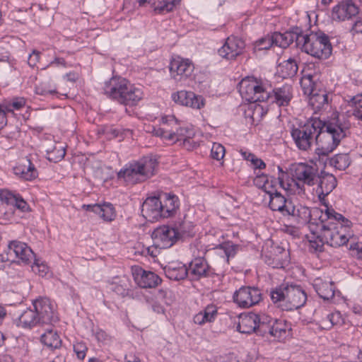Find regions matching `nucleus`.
<instances>
[{"instance_id": "obj_1", "label": "nucleus", "mask_w": 362, "mask_h": 362, "mask_svg": "<svg viewBox=\"0 0 362 362\" xmlns=\"http://www.w3.org/2000/svg\"><path fill=\"white\" fill-rule=\"evenodd\" d=\"M321 127L318 128L315 144V153L320 157L326 156L332 152L347 136L350 123L338 116L330 121L321 120Z\"/></svg>"}, {"instance_id": "obj_2", "label": "nucleus", "mask_w": 362, "mask_h": 362, "mask_svg": "<svg viewBox=\"0 0 362 362\" xmlns=\"http://www.w3.org/2000/svg\"><path fill=\"white\" fill-rule=\"evenodd\" d=\"M103 93L109 98L125 106H134L143 98V90L121 76H112L105 81Z\"/></svg>"}, {"instance_id": "obj_3", "label": "nucleus", "mask_w": 362, "mask_h": 362, "mask_svg": "<svg viewBox=\"0 0 362 362\" xmlns=\"http://www.w3.org/2000/svg\"><path fill=\"white\" fill-rule=\"evenodd\" d=\"M158 165L157 159L153 156H144L138 160L126 164L117 175V179L123 180L127 185H134L145 182L156 174Z\"/></svg>"}, {"instance_id": "obj_4", "label": "nucleus", "mask_w": 362, "mask_h": 362, "mask_svg": "<svg viewBox=\"0 0 362 362\" xmlns=\"http://www.w3.org/2000/svg\"><path fill=\"white\" fill-rule=\"evenodd\" d=\"M325 218H332V221H329L328 229L324 235L323 245L327 244L338 247L346 244L352 236L351 221L328 207L325 209Z\"/></svg>"}, {"instance_id": "obj_5", "label": "nucleus", "mask_w": 362, "mask_h": 362, "mask_svg": "<svg viewBox=\"0 0 362 362\" xmlns=\"http://www.w3.org/2000/svg\"><path fill=\"white\" fill-rule=\"evenodd\" d=\"M272 302L283 310H298L307 300V293L301 286L285 283L270 292Z\"/></svg>"}, {"instance_id": "obj_6", "label": "nucleus", "mask_w": 362, "mask_h": 362, "mask_svg": "<svg viewBox=\"0 0 362 362\" xmlns=\"http://www.w3.org/2000/svg\"><path fill=\"white\" fill-rule=\"evenodd\" d=\"M300 40L302 42L301 50L315 58L327 59L332 54V46L329 37L321 30L304 35Z\"/></svg>"}, {"instance_id": "obj_7", "label": "nucleus", "mask_w": 362, "mask_h": 362, "mask_svg": "<svg viewBox=\"0 0 362 362\" xmlns=\"http://www.w3.org/2000/svg\"><path fill=\"white\" fill-rule=\"evenodd\" d=\"M321 125V119L312 117L303 124H300L297 127L293 125L291 136L300 151H308L315 144L317 132Z\"/></svg>"}, {"instance_id": "obj_8", "label": "nucleus", "mask_w": 362, "mask_h": 362, "mask_svg": "<svg viewBox=\"0 0 362 362\" xmlns=\"http://www.w3.org/2000/svg\"><path fill=\"white\" fill-rule=\"evenodd\" d=\"M310 220L309 221V229L311 235L308 236L310 245L315 251L323 250V240L325 232L328 229L329 221L332 218H325V212L320 208H313L309 211Z\"/></svg>"}, {"instance_id": "obj_9", "label": "nucleus", "mask_w": 362, "mask_h": 362, "mask_svg": "<svg viewBox=\"0 0 362 362\" xmlns=\"http://www.w3.org/2000/svg\"><path fill=\"white\" fill-rule=\"evenodd\" d=\"M227 260L223 257L214 261L213 265H209L206 260L203 257L195 258L189 264L191 274L197 278L208 277L214 275H219L223 272V268Z\"/></svg>"}, {"instance_id": "obj_10", "label": "nucleus", "mask_w": 362, "mask_h": 362, "mask_svg": "<svg viewBox=\"0 0 362 362\" xmlns=\"http://www.w3.org/2000/svg\"><path fill=\"white\" fill-rule=\"evenodd\" d=\"M238 91L243 98L250 103L264 102L268 97L267 90L262 83L253 78L243 79L238 86Z\"/></svg>"}, {"instance_id": "obj_11", "label": "nucleus", "mask_w": 362, "mask_h": 362, "mask_svg": "<svg viewBox=\"0 0 362 362\" xmlns=\"http://www.w3.org/2000/svg\"><path fill=\"white\" fill-rule=\"evenodd\" d=\"M40 325H52L59 321L54 305L49 298H40L33 302Z\"/></svg>"}, {"instance_id": "obj_12", "label": "nucleus", "mask_w": 362, "mask_h": 362, "mask_svg": "<svg viewBox=\"0 0 362 362\" xmlns=\"http://www.w3.org/2000/svg\"><path fill=\"white\" fill-rule=\"evenodd\" d=\"M182 232L177 228L163 226L157 228L152 233V238L157 247L168 248L181 238Z\"/></svg>"}, {"instance_id": "obj_13", "label": "nucleus", "mask_w": 362, "mask_h": 362, "mask_svg": "<svg viewBox=\"0 0 362 362\" xmlns=\"http://www.w3.org/2000/svg\"><path fill=\"white\" fill-rule=\"evenodd\" d=\"M162 123L171 126L170 132L168 134V140L173 142L182 141L183 145L189 143L194 135L192 129L188 127H178L177 120L173 115L163 117Z\"/></svg>"}, {"instance_id": "obj_14", "label": "nucleus", "mask_w": 362, "mask_h": 362, "mask_svg": "<svg viewBox=\"0 0 362 362\" xmlns=\"http://www.w3.org/2000/svg\"><path fill=\"white\" fill-rule=\"evenodd\" d=\"M233 300L238 306L248 308L260 302L262 293L257 287L242 286L235 292Z\"/></svg>"}, {"instance_id": "obj_15", "label": "nucleus", "mask_w": 362, "mask_h": 362, "mask_svg": "<svg viewBox=\"0 0 362 362\" xmlns=\"http://www.w3.org/2000/svg\"><path fill=\"white\" fill-rule=\"evenodd\" d=\"M169 69L171 78L181 82L192 76L194 66L189 59L177 57L170 61Z\"/></svg>"}, {"instance_id": "obj_16", "label": "nucleus", "mask_w": 362, "mask_h": 362, "mask_svg": "<svg viewBox=\"0 0 362 362\" xmlns=\"http://www.w3.org/2000/svg\"><path fill=\"white\" fill-rule=\"evenodd\" d=\"M291 171L293 178L302 182L303 184L308 186H313L316 184L318 174L317 168L304 163H299L293 165Z\"/></svg>"}, {"instance_id": "obj_17", "label": "nucleus", "mask_w": 362, "mask_h": 362, "mask_svg": "<svg viewBox=\"0 0 362 362\" xmlns=\"http://www.w3.org/2000/svg\"><path fill=\"white\" fill-rule=\"evenodd\" d=\"M8 250L5 262L11 261L10 257L13 255L25 264H30L35 258V254L31 248L25 243L18 240L11 241L8 245Z\"/></svg>"}, {"instance_id": "obj_18", "label": "nucleus", "mask_w": 362, "mask_h": 362, "mask_svg": "<svg viewBox=\"0 0 362 362\" xmlns=\"http://www.w3.org/2000/svg\"><path fill=\"white\" fill-rule=\"evenodd\" d=\"M245 47V42L237 37H228L224 45L218 49V54L226 59H235L243 52Z\"/></svg>"}, {"instance_id": "obj_19", "label": "nucleus", "mask_w": 362, "mask_h": 362, "mask_svg": "<svg viewBox=\"0 0 362 362\" xmlns=\"http://www.w3.org/2000/svg\"><path fill=\"white\" fill-rule=\"evenodd\" d=\"M293 88L291 85L284 84L281 87L275 88L272 92L267 90L268 97L264 102L275 103L279 107L288 106L293 98Z\"/></svg>"}, {"instance_id": "obj_20", "label": "nucleus", "mask_w": 362, "mask_h": 362, "mask_svg": "<svg viewBox=\"0 0 362 362\" xmlns=\"http://www.w3.org/2000/svg\"><path fill=\"white\" fill-rule=\"evenodd\" d=\"M358 13V8L352 0H343L333 7L331 17L334 21H344Z\"/></svg>"}, {"instance_id": "obj_21", "label": "nucleus", "mask_w": 362, "mask_h": 362, "mask_svg": "<svg viewBox=\"0 0 362 362\" xmlns=\"http://www.w3.org/2000/svg\"><path fill=\"white\" fill-rule=\"evenodd\" d=\"M141 213L146 220L151 222L163 218L162 204L158 196L148 197L141 206Z\"/></svg>"}, {"instance_id": "obj_22", "label": "nucleus", "mask_w": 362, "mask_h": 362, "mask_svg": "<svg viewBox=\"0 0 362 362\" xmlns=\"http://www.w3.org/2000/svg\"><path fill=\"white\" fill-rule=\"evenodd\" d=\"M172 98L176 103L192 108L200 109L204 105L203 98L192 91L180 90L173 93Z\"/></svg>"}, {"instance_id": "obj_23", "label": "nucleus", "mask_w": 362, "mask_h": 362, "mask_svg": "<svg viewBox=\"0 0 362 362\" xmlns=\"http://www.w3.org/2000/svg\"><path fill=\"white\" fill-rule=\"evenodd\" d=\"M162 204L163 218H168L175 214L180 206L178 197L171 193L161 192L158 194Z\"/></svg>"}, {"instance_id": "obj_24", "label": "nucleus", "mask_w": 362, "mask_h": 362, "mask_svg": "<svg viewBox=\"0 0 362 362\" xmlns=\"http://www.w3.org/2000/svg\"><path fill=\"white\" fill-rule=\"evenodd\" d=\"M269 206L272 211H278L283 215L284 213H293V204L291 200L286 199L280 192L269 196Z\"/></svg>"}, {"instance_id": "obj_25", "label": "nucleus", "mask_w": 362, "mask_h": 362, "mask_svg": "<svg viewBox=\"0 0 362 362\" xmlns=\"http://www.w3.org/2000/svg\"><path fill=\"white\" fill-rule=\"evenodd\" d=\"M82 208L86 211H92L98 214L100 218L105 221H111L115 217V210L112 204L107 203L100 204H83Z\"/></svg>"}, {"instance_id": "obj_26", "label": "nucleus", "mask_w": 362, "mask_h": 362, "mask_svg": "<svg viewBox=\"0 0 362 362\" xmlns=\"http://www.w3.org/2000/svg\"><path fill=\"white\" fill-rule=\"evenodd\" d=\"M316 183H317V189L322 191V194H329L337 187V178L330 173L322 170L318 173Z\"/></svg>"}, {"instance_id": "obj_27", "label": "nucleus", "mask_w": 362, "mask_h": 362, "mask_svg": "<svg viewBox=\"0 0 362 362\" xmlns=\"http://www.w3.org/2000/svg\"><path fill=\"white\" fill-rule=\"evenodd\" d=\"M140 6H144L148 4L153 8L157 13H165L172 11L177 3V0H136Z\"/></svg>"}, {"instance_id": "obj_28", "label": "nucleus", "mask_w": 362, "mask_h": 362, "mask_svg": "<svg viewBox=\"0 0 362 362\" xmlns=\"http://www.w3.org/2000/svg\"><path fill=\"white\" fill-rule=\"evenodd\" d=\"M258 315L254 313L249 315H241L239 317V322L237 325V330L243 334H250L256 333L257 320Z\"/></svg>"}, {"instance_id": "obj_29", "label": "nucleus", "mask_w": 362, "mask_h": 362, "mask_svg": "<svg viewBox=\"0 0 362 362\" xmlns=\"http://www.w3.org/2000/svg\"><path fill=\"white\" fill-rule=\"evenodd\" d=\"M16 325L23 328H32L40 325L35 309L28 308L18 317Z\"/></svg>"}, {"instance_id": "obj_30", "label": "nucleus", "mask_w": 362, "mask_h": 362, "mask_svg": "<svg viewBox=\"0 0 362 362\" xmlns=\"http://www.w3.org/2000/svg\"><path fill=\"white\" fill-rule=\"evenodd\" d=\"M45 333L41 335V342L51 349H59L62 346V340L57 332L52 328V325H48Z\"/></svg>"}, {"instance_id": "obj_31", "label": "nucleus", "mask_w": 362, "mask_h": 362, "mask_svg": "<svg viewBox=\"0 0 362 362\" xmlns=\"http://www.w3.org/2000/svg\"><path fill=\"white\" fill-rule=\"evenodd\" d=\"M163 271L167 278L174 281L185 279L188 274V269L185 265L175 267L173 264H168L163 268Z\"/></svg>"}, {"instance_id": "obj_32", "label": "nucleus", "mask_w": 362, "mask_h": 362, "mask_svg": "<svg viewBox=\"0 0 362 362\" xmlns=\"http://www.w3.org/2000/svg\"><path fill=\"white\" fill-rule=\"evenodd\" d=\"M161 282V279L152 272L142 271L141 276L137 279L138 285L144 288H155Z\"/></svg>"}, {"instance_id": "obj_33", "label": "nucleus", "mask_w": 362, "mask_h": 362, "mask_svg": "<svg viewBox=\"0 0 362 362\" xmlns=\"http://www.w3.org/2000/svg\"><path fill=\"white\" fill-rule=\"evenodd\" d=\"M25 162L28 165H20L14 168L15 173L20 175L21 177L26 180H32L37 176V170L30 160L26 159Z\"/></svg>"}, {"instance_id": "obj_34", "label": "nucleus", "mask_w": 362, "mask_h": 362, "mask_svg": "<svg viewBox=\"0 0 362 362\" xmlns=\"http://www.w3.org/2000/svg\"><path fill=\"white\" fill-rule=\"evenodd\" d=\"M318 76L316 74H305L300 79V86L303 88L304 94L310 95L314 94L316 90Z\"/></svg>"}, {"instance_id": "obj_35", "label": "nucleus", "mask_w": 362, "mask_h": 362, "mask_svg": "<svg viewBox=\"0 0 362 362\" xmlns=\"http://www.w3.org/2000/svg\"><path fill=\"white\" fill-rule=\"evenodd\" d=\"M314 287L318 296L325 300H329L334 296V285L332 282L316 283Z\"/></svg>"}, {"instance_id": "obj_36", "label": "nucleus", "mask_w": 362, "mask_h": 362, "mask_svg": "<svg viewBox=\"0 0 362 362\" xmlns=\"http://www.w3.org/2000/svg\"><path fill=\"white\" fill-rule=\"evenodd\" d=\"M303 30L300 28L293 27L284 33V44L286 45V47H287L290 44L296 41V46L300 47L302 42L300 39L303 38Z\"/></svg>"}, {"instance_id": "obj_37", "label": "nucleus", "mask_w": 362, "mask_h": 362, "mask_svg": "<svg viewBox=\"0 0 362 362\" xmlns=\"http://www.w3.org/2000/svg\"><path fill=\"white\" fill-rule=\"evenodd\" d=\"M281 72L282 74V77L286 78H292L298 72V65L296 62L293 59H288L286 61H284L280 65Z\"/></svg>"}, {"instance_id": "obj_38", "label": "nucleus", "mask_w": 362, "mask_h": 362, "mask_svg": "<svg viewBox=\"0 0 362 362\" xmlns=\"http://www.w3.org/2000/svg\"><path fill=\"white\" fill-rule=\"evenodd\" d=\"M329 164L339 170H344L350 165L351 159L347 153H339L330 159Z\"/></svg>"}, {"instance_id": "obj_39", "label": "nucleus", "mask_w": 362, "mask_h": 362, "mask_svg": "<svg viewBox=\"0 0 362 362\" xmlns=\"http://www.w3.org/2000/svg\"><path fill=\"white\" fill-rule=\"evenodd\" d=\"M287 325L286 322L276 320L273 322L272 328V337L280 341L286 337L287 332Z\"/></svg>"}, {"instance_id": "obj_40", "label": "nucleus", "mask_w": 362, "mask_h": 362, "mask_svg": "<svg viewBox=\"0 0 362 362\" xmlns=\"http://www.w3.org/2000/svg\"><path fill=\"white\" fill-rule=\"evenodd\" d=\"M310 95V104L313 106V109L320 110L325 105L328 103V96L324 92L322 93L315 92L314 94Z\"/></svg>"}, {"instance_id": "obj_41", "label": "nucleus", "mask_w": 362, "mask_h": 362, "mask_svg": "<svg viewBox=\"0 0 362 362\" xmlns=\"http://www.w3.org/2000/svg\"><path fill=\"white\" fill-rule=\"evenodd\" d=\"M274 252V259L278 261V263L274 265L273 267H283L284 264L288 262V251L282 247L278 246L275 248Z\"/></svg>"}, {"instance_id": "obj_42", "label": "nucleus", "mask_w": 362, "mask_h": 362, "mask_svg": "<svg viewBox=\"0 0 362 362\" xmlns=\"http://www.w3.org/2000/svg\"><path fill=\"white\" fill-rule=\"evenodd\" d=\"M66 155L64 147L59 146V148L56 147L52 151H47V158L54 163H57L62 160Z\"/></svg>"}, {"instance_id": "obj_43", "label": "nucleus", "mask_w": 362, "mask_h": 362, "mask_svg": "<svg viewBox=\"0 0 362 362\" xmlns=\"http://www.w3.org/2000/svg\"><path fill=\"white\" fill-rule=\"evenodd\" d=\"M203 315H205L207 322H214L218 315L217 308L214 304L208 305L204 310L201 311Z\"/></svg>"}, {"instance_id": "obj_44", "label": "nucleus", "mask_w": 362, "mask_h": 362, "mask_svg": "<svg viewBox=\"0 0 362 362\" xmlns=\"http://www.w3.org/2000/svg\"><path fill=\"white\" fill-rule=\"evenodd\" d=\"M274 45V41L271 35H268L266 37L259 39L255 42V49L258 50L268 49Z\"/></svg>"}, {"instance_id": "obj_45", "label": "nucleus", "mask_w": 362, "mask_h": 362, "mask_svg": "<svg viewBox=\"0 0 362 362\" xmlns=\"http://www.w3.org/2000/svg\"><path fill=\"white\" fill-rule=\"evenodd\" d=\"M225 148L220 144L214 143L211 150V156L212 158L221 160L225 156Z\"/></svg>"}, {"instance_id": "obj_46", "label": "nucleus", "mask_w": 362, "mask_h": 362, "mask_svg": "<svg viewBox=\"0 0 362 362\" xmlns=\"http://www.w3.org/2000/svg\"><path fill=\"white\" fill-rule=\"evenodd\" d=\"M33 265H32V269L34 272H37L39 275L44 276L48 272V267L44 263H40V260L34 258L33 259Z\"/></svg>"}, {"instance_id": "obj_47", "label": "nucleus", "mask_w": 362, "mask_h": 362, "mask_svg": "<svg viewBox=\"0 0 362 362\" xmlns=\"http://www.w3.org/2000/svg\"><path fill=\"white\" fill-rule=\"evenodd\" d=\"M276 180L274 177H271L270 178H268V181L265 184V187H263V190L269 194V196H271L274 194V193L278 192L276 188Z\"/></svg>"}, {"instance_id": "obj_48", "label": "nucleus", "mask_w": 362, "mask_h": 362, "mask_svg": "<svg viewBox=\"0 0 362 362\" xmlns=\"http://www.w3.org/2000/svg\"><path fill=\"white\" fill-rule=\"evenodd\" d=\"M272 325L264 324V322H260V324H257L256 334L262 337L267 334H272Z\"/></svg>"}, {"instance_id": "obj_49", "label": "nucleus", "mask_w": 362, "mask_h": 362, "mask_svg": "<svg viewBox=\"0 0 362 362\" xmlns=\"http://www.w3.org/2000/svg\"><path fill=\"white\" fill-rule=\"evenodd\" d=\"M267 110H264V107L259 104L254 105V110L252 115L253 120L255 119H260L267 114Z\"/></svg>"}, {"instance_id": "obj_50", "label": "nucleus", "mask_w": 362, "mask_h": 362, "mask_svg": "<svg viewBox=\"0 0 362 362\" xmlns=\"http://www.w3.org/2000/svg\"><path fill=\"white\" fill-rule=\"evenodd\" d=\"M268 178L269 177L264 173L257 175L253 180L254 185L258 188L262 189L263 187H265V184L268 181Z\"/></svg>"}, {"instance_id": "obj_51", "label": "nucleus", "mask_w": 362, "mask_h": 362, "mask_svg": "<svg viewBox=\"0 0 362 362\" xmlns=\"http://www.w3.org/2000/svg\"><path fill=\"white\" fill-rule=\"evenodd\" d=\"M74 350L78 358L83 359L86 356V351H87V347L83 343H77L74 345Z\"/></svg>"}, {"instance_id": "obj_52", "label": "nucleus", "mask_w": 362, "mask_h": 362, "mask_svg": "<svg viewBox=\"0 0 362 362\" xmlns=\"http://www.w3.org/2000/svg\"><path fill=\"white\" fill-rule=\"evenodd\" d=\"M327 320L329 322V327L335 325H338L341 323V317L339 312L332 313L327 316Z\"/></svg>"}, {"instance_id": "obj_53", "label": "nucleus", "mask_w": 362, "mask_h": 362, "mask_svg": "<svg viewBox=\"0 0 362 362\" xmlns=\"http://www.w3.org/2000/svg\"><path fill=\"white\" fill-rule=\"evenodd\" d=\"M235 245H230L228 247H224L223 253L224 255H220L218 258L219 259L220 257H223L225 259L227 260L226 264H225V267L228 264V259L230 257H233L235 254Z\"/></svg>"}, {"instance_id": "obj_54", "label": "nucleus", "mask_w": 362, "mask_h": 362, "mask_svg": "<svg viewBox=\"0 0 362 362\" xmlns=\"http://www.w3.org/2000/svg\"><path fill=\"white\" fill-rule=\"evenodd\" d=\"M274 45L282 48H286V45L284 44V33H274L271 35Z\"/></svg>"}, {"instance_id": "obj_55", "label": "nucleus", "mask_w": 362, "mask_h": 362, "mask_svg": "<svg viewBox=\"0 0 362 362\" xmlns=\"http://www.w3.org/2000/svg\"><path fill=\"white\" fill-rule=\"evenodd\" d=\"M349 103L350 106L354 107V110L362 109V94L352 97Z\"/></svg>"}, {"instance_id": "obj_56", "label": "nucleus", "mask_w": 362, "mask_h": 362, "mask_svg": "<svg viewBox=\"0 0 362 362\" xmlns=\"http://www.w3.org/2000/svg\"><path fill=\"white\" fill-rule=\"evenodd\" d=\"M153 134L156 136L161 137L168 140V134L170 132L168 128H153Z\"/></svg>"}, {"instance_id": "obj_57", "label": "nucleus", "mask_w": 362, "mask_h": 362, "mask_svg": "<svg viewBox=\"0 0 362 362\" xmlns=\"http://www.w3.org/2000/svg\"><path fill=\"white\" fill-rule=\"evenodd\" d=\"M250 163L254 169H264L266 168L265 163L260 158H258L256 156L250 159Z\"/></svg>"}, {"instance_id": "obj_58", "label": "nucleus", "mask_w": 362, "mask_h": 362, "mask_svg": "<svg viewBox=\"0 0 362 362\" xmlns=\"http://www.w3.org/2000/svg\"><path fill=\"white\" fill-rule=\"evenodd\" d=\"M349 250L356 251V255L358 257V258L362 259V243L352 242L350 244Z\"/></svg>"}, {"instance_id": "obj_59", "label": "nucleus", "mask_w": 362, "mask_h": 362, "mask_svg": "<svg viewBox=\"0 0 362 362\" xmlns=\"http://www.w3.org/2000/svg\"><path fill=\"white\" fill-rule=\"evenodd\" d=\"M40 59V52L33 51L32 54H30L28 59V64L30 66L34 67L36 64L38 62Z\"/></svg>"}, {"instance_id": "obj_60", "label": "nucleus", "mask_w": 362, "mask_h": 362, "mask_svg": "<svg viewBox=\"0 0 362 362\" xmlns=\"http://www.w3.org/2000/svg\"><path fill=\"white\" fill-rule=\"evenodd\" d=\"M301 211H303V213L305 214H309V212L308 211V209L307 208L301 207L300 209H299V208L296 209V206L293 205V213L290 211L291 213H284V216H291L293 217L300 218Z\"/></svg>"}, {"instance_id": "obj_61", "label": "nucleus", "mask_w": 362, "mask_h": 362, "mask_svg": "<svg viewBox=\"0 0 362 362\" xmlns=\"http://www.w3.org/2000/svg\"><path fill=\"white\" fill-rule=\"evenodd\" d=\"M95 338L98 341L105 342L109 340V335L102 329H98L95 333Z\"/></svg>"}, {"instance_id": "obj_62", "label": "nucleus", "mask_w": 362, "mask_h": 362, "mask_svg": "<svg viewBox=\"0 0 362 362\" xmlns=\"http://www.w3.org/2000/svg\"><path fill=\"white\" fill-rule=\"evenodd\" d=\"M25 100L23 98H17L14 99L11 103V106L16 110H20L25 105Z\"/></svg>"}, {"instance_id": "obj_63", "label": "nucleus", "mask_w": 362, "mask_h": 362, "mask_svg": "<svg viewBox=\"0 0 362 362\" xmlns=\"http://www.w3.org/2000/svg\"><path fill=\"white\" fill-rule=\"evenodd\" d=\"M274 320H276V319H272L269 316L265 315H258L257 324H260V322H264V324L266 325H273V322H274Z\"/></svg>"}, {"instance_id": "obj_64", "label": "nucleus", "mask_w": 362, "mask_h": 362, "mask_svg": "<svg viewBox=\"0 0 362 362\" xmlns=\"http://www.w3.org/2000/svg\"><path fill=\"white\" fill-rule=\"evenodd\" d=\"M352 31L356 33H362V18L357 20L352 26Z\"/></svg>"}]
</instances>
